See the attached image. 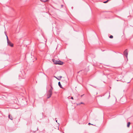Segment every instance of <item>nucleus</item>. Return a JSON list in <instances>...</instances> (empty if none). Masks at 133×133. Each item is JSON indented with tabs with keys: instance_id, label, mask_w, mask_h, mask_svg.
<instances>
[{
	"instance_id": "f257e3e1",
	"label": "nucleus",
	"mask_w": 133,
	"mask_h": 133,
	"mask_svg": "<svg viewBox=\"0 0 133 133\" xmlns=\"http://www.w3.org/2000/svg\"><path fill=\"white\" fill-rule=\"evenodd\" d=\"M50 89L48 91L47 95V98H49L52 95L53 88L52 84L51 83L50 84Z\"/></svg>"
},
{
	"instance_id": "f03ea898",
	"label": "nucleus",
	"mask_w": 133,
	"mask_h": 133,
	"mask_svg": "<svg viewBox=\"0 0 133 133\" xmlns=\"http://www.w3.org/2000/svg\"><path fill=\"white\" fill-rule=\"evenodd\" d=\"M124 55L126 56L127 58L128 57V52L127 51V49H126L124 51L123 53Z\"/></svg>"
},
{
	"instance_id": "7ed1b4c3",
	"label": "nucleus",
	"mask_w": 133,
	"mask_h": 133,
	"mask_svg": "<svg viewBox=\"0 0 133 133\" xmlns=\"http://www.w3.org/2000/svg\"><path fill=\"white\" fill-rule=\"evenodd\" d=\"M7 43L8 45H9L11 47H12L13 46V44L10 41H9Z\"/></svg>"
},
{
	"instance_id": "20e7f679",
	"label": "nucleus",
	"mask_w": 133,
	"mask_h": 133,
	"mask_svg": "<svg viewBox=\"0 0 133 133\" xmlns=\"http://www.w3.org/2000/svg\"><path fill=\"white\" fill-rule=\"evenodd\" d=\"M52 61L54 64H57L58 61L56 60L55 59H52Z\"/></svg>"
},
{
	"instance_id": "39448f33",
	"label": "nucleus",
	"mask_w": 133,
	"mask_h": 133,
	"mask_svg": "<svg viewBox=\"0 0 133 133\" xmlns=\"http://www.w3.org/2000/svg\"><path fill=\"white\" fill-rule=\"evenodd\" d=\"M57 64L62 65L63 64V62L60 61H58Z\"/></svg>"
},
{
	"instance_id": "423d86ee",
	"label": "nucleus",
	"mask_w": 133,
	"mask_h": 133,
	"mask_svg": "<svg viewBox=\"0 0 133 133\" xmlns=\"http://www.w3.org/2000/svg\"><path fill=\"white\" fill-rule=\"evenodd\" d=\"M62 76H58L57 77V79L58 80H60L61 79V78H62Z\"/></svg>"
},
{
	"instance_id": "0eeeda50",
	"label": "nucleus",
	"mask_w": 133,
	"mask_h": 133,
	"mask_svg": "<svg viewBox=\"0 0 133 133\" xmlns=\"http://www.w3.org/2000/svg\"><path fill=\"white\" fill-rule=\"evenodd\" d=\"M58 85L59 86V87L61 88H62V85H61V83H60V82H58Z\"/></svg>"
},
{
	"instance_id": "6e6552de",
	"label": "nucleus",
	"mask_w": 133,
	"mask_h": 133,
	"mask_svg": "<svg viewBox=\"0 0 133 133\" xmlns=\"http://www.w3.org/2000/svg\"><path fill=\"white\" fill-rule=\"evenodd\" d=\"M9 117L11 120H12L13 118L11 116H10V115H9Z\"/></svg>"
},
{
	"instance_id": "1a4fd4ad",
	"label": "nucleus",
	"mask_w": 133,
	"mask_h": 133,
	"mask_svg": "<svg viewBox=\"0 0 133 133\" xmlns=\"http://www.w3.org/2000/svg\"><path fill=\"white\" fill-rule=\"evenodd\" d=\"M130 122H128L127 123V126L128 127H129L130 126Z\"/></svg>"
},
{
	"instance_id": "9d476101",
	"label": "nucleus",
	"mask_w": 133,
	"mask_h": 133,
	"mask_svg": "<svg viewBox=\"0 0 133 133\" xmlns=\"http://www.w3.org/2000/svg\"><path fill=\"white\" fill-rule=\"evenodd\" d=\"M6 39H7V42H8L9 41H9V39H8V38L7 36L6 35Z\"/></svg>"
},
{
	"instance_id": "9b49d317",
	"label": "nucleus",
	"mask_w": 133,
	"mask_h": 133,
	"mask_svg": "<svg viewBox=\"0 0 133 133\" xmlns=\"http://www.w3.org/2000/svg\"><path fill=\"white\" fill-rule=\"evenodd\" d=\"M84 104V103L83 102H81L80 103H79L78 104H77V105H79L81 104Z\"/></svg>"
},
{
	"instance_id": "f8f14e48",
	"label": "nucleus",
	"mask_w": 133,
	"mask_h": 133,
	"mask_svg": "<svg viewBox=\"0 0 133 133\" xmlns=\"http://www.w3.org/2000/svg\"><path fill=\"white\" fill-rule=\"evenodd\" d=\"M40 0L42 2H46L48 1V0Z\"/></svg>"
},
{
	"instance_id": "ddd939ff",
	"label": "nucleus",
	"mask_w": 133,
	"mask_h": 133,
	"mask_svg": "<svg viewBox=\"0 0 133 133\" xmlns=\"http://www.w3.org/2000/svg\"><path fill=\"white\" fill-rule=\"evenodd\" d=\"M109 38H113V36L111 35L110 36Z\"/></svg>"
},
{
	"instance_id": "4468645a",
	"label": "nucleus",
	"mask_w": 133,
	"mask_h": 133,
	"mask_svg": "<svg viewBox=\"0 0 133 133\" xmlns=\"http://www.w3.org/2000/svg\"><path fill=\"white\" fill-rule=\"evenodd\" d=\"M109 0H107V1H105V2H103L104 3H107L108 1H109Z\"/></svg>"
},
{
	"instance_id": "2eb2a0df",
	"label": "nucleus",
	"mask_w": 133,
	"mask_h": 133,
	"mask_svg": "<svg viewBox=\"0 0 133 133\" xmlns=\"http://www.w3.org/2000/svg\"><path fill=\"white\" fill-rule=\"evenodd\" d=\"M88 124V125H90V124H91V125H93L92 124H91L90 123H89Z\"/></svg>"
},
{
	"instance_id": "dca6fc26",
	"label": "nucleus",
	"mask_w": 133,
	"mask_h": 133,
	"mask_svg": "<svg viewBox=\"0 0 133 133\" xmlns=\"http://www.w3.org/2000/svg\"><path fill=\"white\" fill-rule=\"evenodd\" d=\"M71 99H73V98L72 97H71Z\"/></svg>"
},
{
	"instance_id": "f3484780",
	"label": "nucleus",
	"mask_w": 133,
	"mask_h": 133,
	"mask_svg": "<svg viewBox=\"0 0 133 133\" xmlns=\"http://www.w3.org/2000/svg\"><path fill=\"white\" fill-rule=\"evenodd\" d=\"M54 77H55V78H56V79H57V77H55V76H54Z\"/></svg>"
},
{
	"instance_id": "a211bd4d",
	"label": "nucleus",
	"mask_w": 133,
	"mask_h": 133,
	"mask_svg": "<svg viewBox=\"0 0 133 133\" xmlns=\"http://www.w3.org/2000/svg\"><path fill=\"white\" fill-rule=\"evenodd\" d=\"M61 6L62 7V8L63 6V5H61Z\"/></svg>"
},
{
	"instance_id": "6ab92c4d",
	"label": "nucleus",
	"mask_w": 133,
	"mask_h": 133,
	"mask_svg": "<svg viewBox=\"0 0 133 133\" xmlns=\"http://www.w3.org/2000/svg\"><path fill=\"white\" fill-rule=\"evenodd\" d=\"M56 122L57 123V120H56Z\"/></svg>"
}]
</instances>
